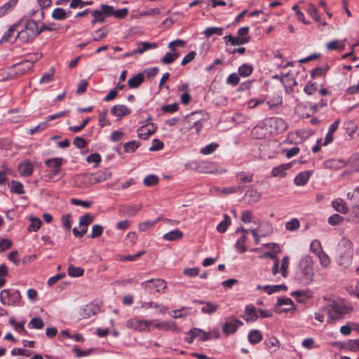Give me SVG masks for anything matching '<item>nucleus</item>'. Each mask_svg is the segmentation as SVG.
Here are the masks:
<instances>
[{
  "mask_svg": "<svg viewBox=\"0 0 359 359\" xmlns=\"http://www.w3.org/2000/svg\"><path fill=\"white\" fill-rule=\"evenodd\" d=\"M313 259L311 256L306 255L300 260L295 280L302 285H308L313 282Z\"/></svg>",
  "mask_w": 359,
  "mask_h": 359,
  "instance_id": "nucleus-1",
  "label": "nucleus"
},
{
  "mask_svg": "<svg viewBox=\"0 0 359 359\" xmlns=\"http://www.w3.org/2000/svg\"><path fill=\"white\" fill-rule=\"evenodd\" d=\"M39 35L38 22L34 20H27L23 29L18 32L15 39L25 43L32 41Z\"/></svg>",
  "mask_w": 359,
  "mask_h": 359,
  "instance_id": "nucleus-2",
  "label": "nucleus"
},
{
  "mask_svg": "<svg viewBox=\"0 0 359 359\" xmlns=\"http://www.w3.org/2000/svg\"><path fill=\"white\" fill-rule=\"evenodd\" d=\"M20 301L21 294L18 290L4 289L0 292V302L4 306H18Z\"/></svg>",
  "mask_w": 359,
  "mask_h": 359,
  "instance_id": "nucleus-3",
  "label": "nucleus"
},
{
  "mask_svg": "<svg viewBox=\"0 0 359 359\" xmlns=\"http://www.w3.org/2000/svg\"><path fill=\"white\" fill-rule=\"evenodd\" d=\"M323 311H327L328 323L340 318L343 314L346 313V307L335 301L325 306Z\"/></svg>",
  "mask_w": 359,
  "mask_h": 359,
  "instance_id": "nucleus-4",
  "label": "nucleus"
},
{
  "mask_svg": "<svg viewBox=\"0 0 359 359\" xmlns=\"http://www.w3.org/2000/svg\"><path fill=\"white\" fill-rule=\"evenodd\" d=\"M243 325V323L233 316H228L225 318V322L222 325V332L226 336L236 332L240 326Z\"/></svg>",
  "mask_w": 359,
  "mask_h": 359,
  "instance_id": "nucleus-5",
  "label": "nucleus"
},
{
  "mask_svg": "<svg viewBox=\"0 0 359 359\" xmlns=\"http://www.w3.org/2000/svg\"><path fill=\"white\" fill-rule=\"evenodd\" d=\"M142 285H144L145 289L150 293L162 292L167 287L166 282L161 278L146 280Z\"/></svg>",
  "mask_w": 359,
  "mask_h": 359,
  "instance_id": "nucleus-6",
  "label": "nucleus"
},
{
  "mask_svg": "<svg viewBox=\"0 0 359 359\" xmlns=\"http://www.w3.org/2000/svg\"><path fill=\"white\" fill-rule=\"evenodd\" d=\"M112 11V6L102 4L100 9L94 10L90 11L93 20L91 23L93 25L97 22H103L107 17L111 16V11Z\"/></svg>",
  "mask_w": 359,
  "mask_h": 359,
  "instance_id": "nucleus-7",
  "label": "nucleus"
},
{
  "mask_svg": "<svg viewBox=\"0 0 359 359\" xmlns=\"http://www.w3.org/2000/svg\"><path fill=\"white\" fill-rule=\"evenodd\" d=\"M266 124L273 128V130H271V133L276 134L285 132L288 126L285 120L278 117H271L266 119Z\"/></svg>",
  "mask_w": 359,
  "mask_h": 359,
  "instance_id": "nucleus-8",
  "label": "nucleus"
},
{
  "mask_svg": "<svg viewBox=\"0 0 359 359\" xmlns=\"http://www.w3.org/2000/svg\"><path fill=\"white\" fill-rule=\"evenodd\" d=\"M187 336L185 338V341L191 344L196 338H198L202 341H206L210 340V337H208L207 332L199 328H192L187 332Z\"/></svg>",
  "mask_w": 359,
  "mask_h": 359,
  "instance_id": "nucleus-9",
  "label": "nucleus"
},
{
  "mask_svg": "<svg viewBox=\"0 0 359 359\" xmlns=\"http://www.w3.org/2000/svg\"><path fill=\"white\" fill-rule=\"evenodd\" d=\"M74 184L79 189H87L94 185L90 173L76 175L74 179Z\"/></svg>",
  "mask_w": 359,
  "mask_h": 359,
  "instance_id": "nucleus-10",
  "label": "nucleus"
},
{
  "mask_svg": "<svg viewBox=\"0 0 359 359\" xmlns=\"http://www.w3.org/2000/svg\"><path fill=\"white\" fill-rule=\"evenodd\" d=\"M157 128L156 124L154 123H144L137 129L138 137L142 140H147L156 132Z\"/></svg>",
  "mask_w": 359,
  "mask_h": 359,
  "instance_id": "nucleus-11",
  "label": "nucleus"
},
{
  "mask_svg": "<svg viewBox=\"0 0 359 359\" xmlns=\"http://www.w3.org/2000/svg\"><path fill=\"white\" fill-rule=\"evenodd\" d=\"M246 322H255L258 318L257 310L253 304H248L244 311V314L241 316Z\"/></svg>",
  "mask_w": 359,
  "mask_h": 359,
  "instance_id": "nucleus-12",
  "label": "nucleus"
},
{
  "mask_svg": "<svg viewBox=\"0 0 359 359\" xmlns=\"http://www.w3.org/2000/svg\"><path fill=\"white\" fill-rule=\"evenodd\" d=\"M260 197L261 194L256 189H250L245 193L244 200L247 204L252 205L257 203L259 201Z\"/></svg>",
  "mask_w": 359,
  "mask_h": 359,
  "instance_id": "nucleus-13",
  "label": "nucleus"
},
{
  "mask_svg": "<svg viewBox=\"0 0 359 359\" xmlns=\"http://www.w3.org/2000/svg\"><path fill=\"white\" fill-rule=\"evenodd\" d=\"M199 114L200 112L194 111L190 114H188L186 117L187 122H189L190 124L193 123V126L195 128L196 134H199L203 128V122L200 119H196L194 118Z\"/></svg>",
  "mask_w": 359,
  "mask_h": 359,
  "instance_id": "nucleus-14",
  "label": "nucleus"
},
{
  "mask_svg": "<svg viewBox=\"0 0 359 359\" xmlns=\"http://www.w3.org/2000/svg\"><path fill=\"white\" fill-rule=\"evenodd\" d=\"M90 175L94 184L104 182L111 177V172L108 170H100Z\"/></svg>",
  "mask_w": 359,
  "mask_h": 359,
  "instance_id": "nucleus-15",
  "label": "nucleus"
},
{
  "mask_svg": "<svg viewBox=\"0 0 359 359\" xmlns=\"http://www.w3.org/2000/svg\"><path fill=\"white\" fill-rule=\"evenodd\" d=\"M142 208L141 204L124 206L120 208V215H127L129 217L135 216Z\"/></svg>",
  "mask_w": 359,
  "mask_h": 359,
  "instance_id": "nucleus-16",
  "label": "nucleus"
},
{
  "mask_svg": "<svg viewBox=\"0 0 359 359\" xmlns=\"http://www.w3.org/2000/svg\"><path fill=\"white\" fill-rule=\"evenodd\" d=\"M111 112L114 116L121 118L129 115L131 113V110L126 105L116 104L112 107Z\"/></svg>",
  "mask_w": 359,
  "mask_h": 359,
  "instance_id": "nucleus-17",
  "label": "nucleus"
},
{
  "mask_svg": "<svg viewBox=\"0 0 359 359\" xmlns=\"http://www.w3.org/2000/svg\"><path fill=\"white\" fill-rule=\"evenodd\" d=\"M153 327L161 331H169L175 329V323L173 321L156 322L154 320Z\"/></svg>",
  "mask_w": 359,
  "mask_h": 359,
  "instance_id": "nucleus-18",
  "label": "nucleus"
},
{
  "mask_svg": "<svg viewBox=\"0 0 359 359\" xmlns=\"http://www.w3.org/2000/svg\"><path fill=\"white\" fill-rule=\"evenodd\" d=\"M226 42L230 43L232 46H240L247 43L250 41V36L235 37L231 34L224 37Z\"/></svg>",
  "mask_w": 359,
  "mask_h": 359,
  "instance_id": "nucleus-19",
  "label": "nucleus"
},
{
  "mask_svg": "<svg viewBox=\"0 0 359 359\" xmlns=\"http://www.w3.org/2000/svg\"><path fill=\"white\" fill-rule=\"evenodd\" d=\"M144 81L142 73H138L128 79V85L130 88H137Z\"/></svg>",
  "mask_w": 359,
  "mask_h": 359,
  "instance_id": "nucleus-20",
  "label": "nucleus"
},
{
  "mask_svg": "<svg viewBox=\"0 0 359 359\" xmlns=\"http://www.w3.org/2000/svg\"><path fill=\"white\" fill-rule=\"evenodd\" d=\"M291 168V163H283L274 167L272 169L271 175L273 177H283L285 175V171Z\"/></svg>",
  "mask_w": 359,
  "mask_h": 359,
  "instance_id": "nucleus-21",
  "label": "nucleus"
},
{
  "mask_svg": "<svg viewBox=\"0 0 359 359\" xmlns=\"http://www.w3.org/2000/svg\"><path fill=\"white\" fill-rule=\"evenodd\" d=\"M20 173L23 177L29 176L33 172V165L29 161H24L18 165Z\"/></svg>",
  "mask_w": 359,
  "mask_h": 359,
  "instance_id": "nucleus-22",
  "label": "nucleus"
},
{
  "mask_svg": "<svg viewBox=\"0 0 359 359\" xmlns=\"http://www.w3.org/2000/svg\"><path fill=\"white\" fill-rule=\"evenodd\" d=\"M307 13L310 15V16L315 20L318 24L322 25H326L327 23L325 21H323L320 18V15L318 14L317 8L314 6L313 4H310L307 8Z\"/></svg>",
  "mask_w": 359,
  "mask_h": 359,
  "instance_id": "nucleus-23",
  "label": "nucleus"
},
{
  "mask_svg": "<svg viewBox=\"0 0 359 359\" xmlns=\"http://www.w3.org/2000/svg\"><path fill=\"white\" fill-rule=\"evenodd\" d=\"M71 11L67 12L62 8H56L52 13V18L57 20H62L69 17Z\"/></svg>",
  "mask_w": 359,
  "mask_h": 359,
  "instance_id": "nucleus-24",
  "label": "nucleus"
},
{
  "mask_svg": "<svg viewBox=\"0 0 359 359\" xmlns=\"http://www.w3.org/2000/svg\"><path fill=\"white\" fill-rule=\"evenodd\" d=\"M158 47L157 43H149V42H139L137 43V48L134 49V53H137L138 54H142L147 50L151 48H156Z\"/></svg>",
  "mask_w": 359,
  "mask_h": 359,
  "instance_id": "nucleus-25",
  "label": "nucleus"
},
{
  "mask_svg": "<svg viewBox=\"0 0 359 359\" xmlns=\"http://www.w3.org/2000/svg\"><path fill=\"white\" fill-rule=\"evenodd\" d=\"M310 177V172L309 171H304L301 172L299 174L297 175V176L294 178V184L297 186H304L305 185L309 179Z\"/></svg>",
  "mask_w": 359,
  "mask_h": 359,
  "instance_id": "nucleus-26",
  "label": "nucleus"
},
{
  "mask_svg": "<svg viewBox=\"0 0 359 359\" xmlns=\"http://www.w3.org/2000/svg\"><path fill=\"white\" fill-rule=\"evenodd\" d=\"M264 344L268 351L275 352L279 346V341L276 337H270L265 339Z\"/></svg>",
  "mask_w": 359,
  "mask_h": 359,
  "instance_id": "nucleus-27",
  "label": "nucleus"
},
{
  "mask_svg": "<svg viewBox=\"0 0 359 359\" xmlns=\"http://www.w3.org/2000/svg\"><path fill=\"white\" fill-rule=\"evenodd\" d=\"M329 66L327 65H325L323 66L317 67L314 69L311 72V76L312 79H316L317 77L323 76L325 77L327 74V72L329 69Z\"/></svg>",
  "mask_w": 359,
  "mask_h": 359,
  "instance_id": "nucleus-28",
  "label": "nucleus"
},
{
  "mask_svg": "<svg viewBox=\"0 0 359 359\" xmlns=\"http://www.w3.org/2000/svg\"><path fill=\"white\" fill-rule=\"evenodd\" d=\"M248 341L252 344H257L262 340L263 336L258 330H252L248 333Z\"/></svg>",
  "mask_w": 359,
  "mask_h": 359,
  "instance_id": "nucleus-29",
  "label": "nucleus"
},
{
  "mask_svg": "<svg viewBox=\"0 0 359 359\" xmlns=\"http://www.w3.org/2000/svg\"><path fill=\"white\" fill-rule=\"evenodd\" d=\"M183 233L179 229L170 231L163 235V238L168 241H177L182 238Z\"/></svg>",
  "mask_w": 359,
  "mask_h": 359,
  "instance_id": "nucleus-30",
  "label": "nucleus"
},
{
  "mask_svg": "<svg viewBox=\"0 0 359 359\" xmlns=\"http://www.w3.org/2000/svg\"><path fill=\"white\" fill-rule=\"evenodd\" d=\"M282 306H287V308L283 309L282 311H289L294 306L293 302L290 298L283 297L279 298L276 304V309H278V307Z\"/></svg>",
  "mask_w": 359,
  "mask_h": 359,
  "instance_id": "nucleus-31",
  "label": "nucleus"
},
{
  "mask_svg": "<svg viewBox=\"0 0 359 359\" xmlns=\"http://www.w3.org/2000/svg\"><path fill=\"white\" fill-rule=\"evenodd\" d=\"M236 177L239 183H249L252 181L253 174L251 172H245L243 171L236 172Z\"/></svg>",
  "mask_w": 359,
  "mask_h": 359,
  "instance_id": "nucleus-32",
  "label": "nucleus"
},
{
  "mask_svg": "<svg viewBox=\"0 0 359 359\" xmlns=\"http://www.w3.org/2000/svg\"><path fill=\"white\" fill-rule=\"evenodd\" d=\"M219 308V304L207 302L203 307L201 308V312L206 314H212L216 312Z\"/></svg>",
  "mask_w": 359,
  "mask_h": 359,
  "instance_id": "nucleus-33",
  "label": "nucleus"
},
{
  "mask_svg": "<svg viewBox=\"0 0 359 359\" xmlns=\"http://www.w3.org/2000/svg\"><path fill=\"white\" fill-rule=\"evenodd\" d=\"M326 47L330 50H339L342 51L345 48L344 41L334 40L327 43Z\"/></svg>",
  "mask_w": 359,
  "mask_h": 359,
  "instance_id": "nucleus-34",
  "label": "nucleus"
},
{
  "mask_svg": "<svg viewBox=\"0 0 359 359\" xmlns=\"http://www.w3.org/2000/svg\"><path fill=\"white\" fill-rule=\"evenodd\" d=\"M291 295L299 298L298 302H302L311 297V292L309 290H296L292 292Z\"/></svg>",
  "mask_w": 359,
  "mask_h": 359,
  "instance_id": "nucleus-35",
  "label": "nucleus"
},
{
  "mask_svg": "<svg viewBox=\"0 0 359 359\" xmlns=\"http://www.w3.org/2000/svg\"><path fill=\"white\" fill-rule=\"evenodd\" d=\"M63 158H53L45 161L47 167L53 168V170L60 169L62 164Z\"/></svg>",
  "mask_w": 359,
  "mask_h": 359,
  "instance_id": "nucleus-36",
  "label": "nucleus"
},
{
  "mask_svg": "<svg viewBox=\"0 0 359 359\" xmlns=\"http://www.w3.org/2000/svg\"><path fill=\"white\" fill-rule=\"evenodd\" d=\"M332 207L334 210L341 214L347 212L348 208L342 199H337L332 202Z\"/></svg>",
  "mask_w": 359,
  "mask_h": 359,
  "instance_id": "nucleus-37",
  "label": "nucleus"
},
{
  "mask_svg": "<svg viewBox=\"0 0 359 359\" xmlns=\"http://www.w3.org/2000/svg\"><path fill=\"white\" fill-rule=\"evenodd\" d=\"M231 224V218L226 214L224 215L223 220L217 226V231L219 233H224Z\"/></svg>",
  "mask_w": 359,
  "mask_h": 359,
  "instance_id": "nucleus-38",
  "label": "nucleus"
},
{
  "mask_svg": "<svg viewBox=\"0 0 359 359\" xmlns=\"http://www.w3.org/2000/svg\"><path fill=\"white\" fill-rule=\"evenodd\" d=\"M253 72V67L249 64H243L238 67V72L241 76H249Z\"/></svg>",
  "mask_w": 359,
  "mask_h": 359,
  "instance_id": "nucleus-39",
  "label": "nucleus"
},
{
  "mask_svg": "<svg viewBox=\"0 0 359 359\" xmlns=\"http://www.w3.org/2000/svg\"><path fill=\"white\" fill-rule=\"evenodd\" d=\"M180 54L177 52L174 51L173 53H166V54L162 57L161 62L165 65L172 64L179 57Z\"/></svg>",
  "mask_w": 359,
  "mask_h": 359,
  "instance_id": "nucleus-40",
  "label": "nucleus"
},
{
  "mask_svg": "<svg viewBox=\"0 0 359 359\" xmlns=\"http://www.w3.org/2000/svg\"><path fill=\"white\" fill-rule=\"evenodd\" d=\"M58 28H59V26L56 23H54V22L45 23V22H43L41 25V27L38 26V32H39V34H40L41 33H42L43 32H45V31H50V32L56 31L58 29Z\"/></svg>",
  "mask_w": 359,
  "mask_h": 359,
  "instance_id": "nucleus-41",
  "label": "nucleus"
},
{
  "mask_svg": "<svg viewBox=\"0 0 359 359\" xmlns=\"http://www.w3.org/2000/svg\"><path fill=\"white\" fill-rule=\"evenodd\" d=\"M287 286L284 284L276 285H264L263 290L269 294L277 292L280 290H286Z\"/></svg>",
  "mask_w": 359,
  "mask_h": 359,
  "instance_id": "nucleus-42",
  "label": "nucleus"
},
{
  "mask_svg": "<svg viewBox=\"0 0 359 359\" xmlns=\"http://www.w3.org/2000/svg\"><path fill=\"white\" fill-rule=\"evenodd\" d=\"M67 273L71 277H81L84 273V270L79 266L71 265L67 269Z\"/></svg>",
  "mask_w": 359,
  "mask_h": 359,
  "instance_id": "nucleus-43",
  "label": "nucleus"
},
{
  "mask_svg": "<svg viewBox=\"0 0 359 359\" xmlns=\"http://www.w3.org/2000/svg\"><path fill=\"white\" fill-rule=\"evenodd\" d=\"M17 3L16 0H10L5 4H4L1 7H0V18L7 14L9 11H11Z\"/></svg>",
  "mask_w": 359,
  "mask_h": 359,
  "instance_id": "nucleus-44",
  "label": "nucleus"
},
{
  "mask_svg": "<svg viewBox=\"0 0 359 359\" xmlns=\"http://www.w3.org/2000/svg\"><path fill=\"white\" fill-rule=\"evenodd\" d=\"M247 237L245 234L242 235L236 241L235 244L236 249L240 252L243 253L246 252L247 248L245 245Z\"/></svg>",
  "mask_w": 359,
  "mask_h": 359,
  "instance_id": "nucleus-45",
  "label": "nucleus"
},
{
  "mask_svg": "<svg viewBox=\"0 0 359 359\" xmlns=\"http://www.w3.org/2000/svg\"><path fill=\"white\" fill-rule=\"evenodd\" d=\"M325 165L329 168L337 170L344 167L345 162L342 160L332 159L326 161Z\"/></svg>",
  "mask_w": 359,
  "mask_h": 359,
  "instance_id": "nucleus-46",
  "label": "nucleus"
},
{
  "mask_svg": "<svg viewBox=\"0 0 359 359\" xmlns=\"http://www.w3.org/2000/svg\"><path fill=\"white\" fill-rule=\"evenodd\" d=\"M34 61L33 60H25L17 65L16 67L19 71L22 73H25L29 69H31L33 67Z\"/></svg>",
  "mask_w": 359,
  "mask_h": 359,
  "instance_id": "nucleus-47",
  "label": "nucleus"
},
{
  "mask_svg": "<svg viewBox=\"0 0 359 359\" xmlns=\"http://www.w3.org/2000/svg\"><path fill=\"white\" fill-rule=\"evenodd\" d=\"M11 191L17 194H23L25 191L22 184L18 181L12 180Z\"/></svg>",
  "mask_w": 359,
  "mask_h": 359,
  "instance_id": "nucleus-48",
  "label": "nucleus"
},
{
  "mask_svg": "<svg viewBox=\"0 0 359 359\" xmlns=\"http://www.w3.org/2000/svg\"><path fill=\"white\" fill-rule=\"evenodd\" d=\"M94 217L89 213H86L82 215L79 219V226L82 228L88 226L93 222Z\"/></svg>",
  "mask_w": 359,
  "mask_h": 359,
  "instance_id": "nucleus-49",
  "label": "nucleus"
},
{
  "mask_svg": "<svg viewBox=\"0 0 359 359\" xmlns=\"http://www.w3.org/2000/svg\"><path fill=\"white\" fill-rule=\"evenodd\" d=\"M44 326L43 321L39 317L33 318L28 324V327L31 329H42Z\"/></svg>",
  "mask_w": 359,
  "mask_h": 359,
  "instance_id": "nucleus-50",
  "label": "nucleus"
},
{
  "mask_svg": "<svg viewBox=\"0 0 359 359\" xmlns=\"http://www.w3.org/2000/svg\"><path fill=\"white\" fill-rule=\"evenodd\" d=\"M154 324V320H140V325L138 326V328L137 330L139 332H150L151 331V327H152V325Z\"/></svg>",
  "mask_w": 359,
  "mask_h": 359,
  "instance_id": "nucleus-51",
  "label": "nucleus"
},
{
  "mask_svg": "<svg viewBox=\"0 0 359 359\" xmlns=\"http://www.w3.org/2000/svg\"><path fill=\"white\" fill-rule=\"evenodd\" d=\"M107 109L100 112L98 115V121H99L98 124L101 128L111 125V122L109 121V120H108L107 118Z\"/></svg>",
  "mask_w": 359,
  "mask_h": 359,
  "instance_id": "nucleus-52",
  "label": "nucleus"
},
{
  "mask_svg": "<svg viewBox=\"0 0 359 359\" xmlns=\"http://www.w3.org/2000/svg\"><path fill=\"white\" fill-rule=\"evenodd\" d=\"M159 179L156 175H147L143 181V183L147 187H152L158 184Z\"/></svg>",
  "mask_w": 359,
  "mask_h": 359,
  "instance_id": "nucleus-53",
  "label": "nucleus"
},
{
  "mask_svg": "<svg viewBox=\"0 0 359 359\" xmlns=\"http://www.w3.org/2000/svg\"><path fill=\"white\" fill-rule=\"evenodd\" d=\"M60 174L61 169L53 170L45 175L46 180L50 181L53 180V181H57L62 177Z\"/></svg>",
  "mask_w": 359,
  "mask_h": 359,
  "instance_id": "nucleus-54",
  "label": "nucleus"
},
{
  "mask_svg": "<svg viewBox=\"0 0 359 359\" xmlns=\"http://www.w3.org/2000/svg\"><path fill=\"white\" fill-rule=\"evenodd\" d=\"M223 28L212 27L207 28L205 30L204 34L207 37H210L214 34L221 36L223 34Z\"/></svg>",
  "mask_w": 359,
  "mask_h": 359,
  "instance_id": "nucleus-55",
  "label": "nucleus"
},
{
  "mask_svg": "<svg viewBox=\"0 0 359 359\" xmlns=\"http://www.w3.org/2000/svg\"><path fill=\"white\" fill-rule=\"evenodd\" d=\"M54 74L55 69L51 67L48 72L42 76L39 81L40 83H47L52 81L53 80Z\"/></svg>",
  "mask_w": 359,
  "mask_h": 359,
  "instance_id": "nucleus-56",
  "label": "nucleus"
},
{
  "mask_svg": "<svg viewBox=\"0 0 359 359\" xmlns=\"http://www.w3.org/2000/svg\"><path fill=\"white\" fill-rule=\"evenodd\" d=\"M18 27V24H14L10 27V28L7 30V32L4 34L0 42H8L10 41L13 34L16 31V27Z\"/></svg>",
  "mask_w": 359,
  "mask_h": 359,
  "instance_id": "nucleus-57",
  "label": "nucleus"
},
{
  "mask_svg": "<svg viewBox=\"0 0 359 359\" xmlns=\"http://www.w3.org/2000/svg\"><path fill=\"white\" fill-rule=\"evenodd\" d=\"M110 13L111 15L114 16L116 18L123 19L127 15L128 10L126 8L114 10V8L112 7V11Z\"/></svg>",
  "mask_w": 359,
  "mask_h": 359,
  "instance_id": "nucleus-58",
  "label": "nucleus"
},
{
  "mask_svg": "<svg viewBox=\"0 0 359 359\" xmlns=\"http://www.w3.org/2000/svg\"><path fill=\"white\" fill-rule=\"evenodd\" d=\"M318 259L320 260V265L323 268L327 267L330 264V259L329 256L324 252L322 251L318 255Z\"/></svg>",
  "mask_w": 359,
  "mask_h": 359,
  "instance_id": "nucleus-59",
  "label": "nucleus"
},
{
  "mask_svg": "<svg viewBox=\"0 0 359 359\" xmlns=\"http://www.w3.org/2000/svg\"><path fill=\"white\" fill-rule=\"evenodd\" d=\"M41 220L39 218L33 217L31 219V223L28 226L29 231H36L41 225Z\"/></svg>",
  "mask_w": 359,
  "mask_h": 359,
  "instance_id": "nucleus-60",
  "label": "nucleus"
},
{
  "mask_svg": "<svg viewBox=\"0 0 359 359\" xmlns=\"http://www.w3.org/2000/svg\"><path fill=\"white\" fill-rule=\"evenodd\" d=\"M159 219H160V218H157L154 221L147 220V221L140 223L138 225L139 230L140 231H145L146 230L152 227Z\"/></svg>",
  "mask_w": 359,
  "mask_h": 359,
  "instance_id": "nucleus-61",
  "label": "nucleus"
},
{
  "mask_svg": "<svg viewBox=\"0 0 359 359\" xmlns=\"http://www.w3.org/2000/svg\"><path fill=\"white\" fill-rule=\"evenodd\" d=\"M300 226L299 221L294 218L291 219L290 221L286 222L285 224V228L287 231H293L299 229Z\"/></svg>",
  "mask_w": 359,
  "mask_h": 359,
  "instance_id": "nucleus-62",
  "label": "nucleus"
},
{
  "mask_svg": "<svg viewBox=\"0 0 359 359\" xmlns=\"http://www.w3.org/2000/svg\"><path fill=\"white\" fill-rule=\"evenodd\" d=\"M310 250L316 255L323 251L320 242L318 240L313 241L310 245Z\"/></svg>",
  "mask_w": 359,
  "mask_h": 359,
  "instance_id": "nucleus-63",
  "label": "nucleus"
},
{
  "mask_svg": "<svg viewBox=\"0 0 359 359\" xmlns=\"http://www.w3.org/2000/svg\"><path fill=\"white\" fill-rule=\"evenodd\" d=\"M140 147V143L130 141L123 145L125 152H134Z\"/></svg>",
  "mask_w": 359,
  "mask_h": 359,
  "instance_id": "nucleus-64",
  "label": "nucleus"
}]
</instances>
